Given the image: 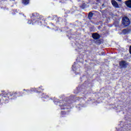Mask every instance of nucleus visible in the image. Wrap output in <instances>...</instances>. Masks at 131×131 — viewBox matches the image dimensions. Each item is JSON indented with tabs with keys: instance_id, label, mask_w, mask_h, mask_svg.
Wrapping results in <instances>:
<instances>
[{
	"instance_id": "f257e3e1",
	"label": "nucleus",
	"mask_w": 131,
	"mask_h": 131,
	"mask_svg": "<svg viewBox=\"0 0 131 131\" xmlns=\"http://www.w3.org/2000/svg\"><path fill=\"white\" fill-rule=\"evenodd\" d=\"M123 24L125 25V26H128L129 25V19L127 17H124L122 19Z\"/></svg>"
},
{
	"instance_id": "f03ea898",
	"label": "nucleus",
	"mask_w": 131,
	"mask_h": 131,
	"mask_svg": "<svg viewBox=\"0 0 131 131\" xmlns=\"http://www.w3.org/2000/svg\"><path fill=\"white\" fill-rule=\"evenodd\" d=\"M111 3L112 6H113V7H114V8H119V5H118V3H117L115 0H112L111 1Z\"/></svg>"
},
{
	"instance_id": "7ed1b4c3",
	"label": "nucleus",
	"mask_w": 131,
	"mask_h": 131,
	"mask_svg": "<svg viewBox=\"0 0 131 131\" xmlns=\"http://www.w3.org/2000/svg\"><path fill=\"white\" fill-rule=\"evenodd\" d=\"M120 66L121 67L125 68L126 67V66H127V63H126V62L122 60L121 62H120Z\"/></svg>"
},
{
	"instance_id": "20e7f679",
	"label": "nucleus",
	"mask_w": 131,
	"mask_h": 131,
	"mask_svg": "<svg viewBox=\"0 0 131 131\" xmlns=\"http://www.w3.org/2000/svg\"><path fill=\"white\" fill-rule=\"evenodd\" d=\"M92 37L94 39H98L99 38H100V35H99L98 34V33H95L93 34L92 35Z\"/></svg>"
},
{
	"instance_id": "39448f33",
	"label": "nucleus",
	"mask_w": 131,
	"mask_h": 131,
	"mask_svg": "<svg viewBox=\"0 0 131 131\" xmlns=\"http://www.w3.org/2000/svg\"><path fill=\"white\" fill-rule=\"evenodd\" d=\"M125 4L128 8H131V0H128L125 2Z\"/></svg>"
},
{
	"instance_id": "423d86ee",
	"label": "nucleus",
	"mask_w": 131,
	"mask_h": 131,
	"mask_svg": "<svg viewBox=\"0 0 131 131\" xmlns=\"http://www.w3.org/2000/svg\"><path fill=\"white\" fill-rule=\"evenodd\" d=\"M29 3V0H23V4L24 5H28Z\"/></svg>"
},
{
	"instance_id": "0eeeda50",
	"label": "nucleus",
	"mask_w": 131,
	"mask_h": 131,
	"mask_svg": "<svg viewBox=\"0 0 131 131\" xmlns=\"http://www.w3.org/2000/svg\"><path fill=\"white\" fill-rule=\"evenodd\" d=\"M93 16V13H89V17H92Z\"/></svg>"
},
{
	"instance_id": "6e6552de",
	"label": "nucleus",
	"mask_w": 131,
	"mask_h": 131,
	"mask_svg": "<svg viewBox=\"0 0 131 131\" xmlns=\"http://www.w3.org/2000/svg\"><path fill=\"white\" fill-rule=\"evenodd\" d=\"M117 1H118V2H121L122 1V0H117Z\"/></svg>"
}]
</instances>
